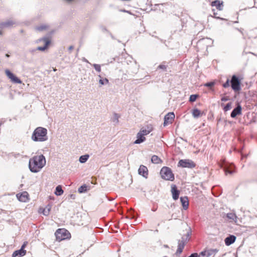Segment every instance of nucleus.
Returning a JSON list of instances; mask_svg holds the SVG:
<instances>
[{
	"label": "nucleus",
	"instance_id": "nucleus-1",
	"mask_svg": "<svg viewBox=\"0 0 257 257\" xmlns=\"http://www.w3.org/2000/svg\"><path fill=\"white\" fill-rule=\"evenodd\" d=\"M46 165L45 157L43 155L35 156L29 160V168L33 173L39 172Z\"/></svg>",
	"mask_w": 257,
	"mask_h": 257
},
{
	"label": "nucleus",
	"instance_id": "nucleus-2",
	"mask_svg": "<svg viewBox=\"0 0 257 257\" xmlns=\"http://www.w3.org/2000/svg\"><path fill=\"white\" fill-rule=\"evenodd\" d=\"M47 134L46 128L39 126L34 130L31 139L34 142H45L48 139Z\"/></svg>",
	"mask_w": 257,
	"mask_h": 257
},
{
	"label": "nucleus",
	"instance_id": "nucleus-3",
	"mask_svg": "<svg viewBox=\"0 0 257 257\" xmlns=\"http://www.w3.org/2000/svg\"><path fill=\"white\" fill-rule=\"evenodd\" d=\"M191 234V228H189V231L187 233L183 235L182 236L181 239L178 240V248L176 252V254L177 255H179L182 252L186 244L190 240Z\"/></svg>",
	"mask_w": 257,
	"mask_h": 257
},
{
	"label": "nucleus",
	"instance_id": "nucleus-4",
	"mask_svg": "<svg viewBox=\"0 0 257 257\" xmlns=\"http://www.w3.org/2000/svg\"><path fill=\"white\" fill-rule=\"evenodd\" d=\"M241 78L236 75H233L230 79V86L236 93H238L241 89Z\"/></svg>",
	"mask_w": 257,
	"mask_h": 257
},
{
	"label": "nucleus",
	"instance_id": "nucleus-5",
	"mask_svg": "<svg viewBox=\"0 0 257 257\" xmlns=\"http://www.w3.org/2000/svg\"><path fill=\"white\" fill-rule=\"evenodd\" d=\"M160 174L164 180L172 181L175 179L174 175L169 167H163L160 171Z\"/></svg>",
	"mask_w": 257,
	"mask_h": 257
},
{
	"label": "nucleus",
	"instance_id": "nucleus-6",
	"mask_svg": "<svg viewBox=\"0 0 257 257\" xmlns=\"http://www.w3.org/2000/svg\"><path fill=\"white\" fill-rule=\"evenodd\" d=\"M220 167L223 169L225 175H232L236 172V167L232 163L223 161L220 163Z\"/></svg>",
	"mask_w": 257,
	"mask_h": 257
},
{
	"label": "nucleus",
	"instance_id": "nucleus-7",
	"mask_svg": "<svg viewBox=\"0 0 257 257\" xmlns=\"http://www.w3.org/2000/svg\"><path fill=\"white\" fill-rule=\"evenodd\" d=\"M55 234L56 240L59 241L69 238L71 236L69 231L64 228L58 229Z\"/></svg>",
	"mask_w": 257,
	"mask_h": 257
},
{
	"label": "nucleus",
	"instance_id": "nucleus-8",
	"mask_svg": "<svg viewBox=\"0 0 257 257\" xmlns=\"http://www.w3.org/2000/svg\"><path fill=\"white\" fill-rule=\"evenodd\" d=\"M196 166L195 163L192 160L189 159L180 160L178 164V167L192 169Z\"/></svg>",
	"mask_w": 257,
	"mask_h": 257
},
{
	"label": "nucleus",
	"instance_id": "nucleus-9",
	"mask_svg": "<svg viewBox=\"0 0 257 257\" xmlns=\"http://www.w3.org/2000/svg\"><path fill=\"white\" fill-rule=\"evenodd\" d=\"M38 42H43L44 43V46L38 47L36 49L37 50L44 51L48 49L49 46L51 43V41L48 37H43L38 40Z\"/></svg>",
	"mask_w": 257,
	"mask_h": 257
},
{
	"label": "nucleus",
	"instance_id": "nucleus-10",
	"mask_svg": "<svg viewBox=\"0 0 257 257\" xmlns=\"http://www.w3.org/2000/svg\"><path fill=\"white\" fill-rule=\"evenodd\" d=\"M6 74L9 77V79H11V81L15 83L21 84L22 83V81L20 78L17 77L15 74H14L11 71L8 69H6L5 71Z\"/></svg>",
	"mask_w": 257,
	"mask_h": 257
},
{
	"label": "nucleus",
	"instance_id": "nucleus-11",
	"mask_svg": "<svg viewBox=\"0 0 257 257\" xmlns=\"http://www.w3.org/2000/svg\"><path fill=\"white\" fill-rule=\"evenodd\" d=\"M175 118V114L173 112H169L164 117V126H166L169 123H172Z\"/></svg>",
	"mask_w": 257,
	"mask_h": 257
},
{
	"label": "nucleus",
	"instance_id": "nucleus-12",
	"mask_svg": "<svg viewBox=\"0 0 257 257\" xmlns=\"http://www.w3.org/2000/svg\"><path fill=\"white\" fill-rule=\"evenodd\" d=\"M241 106L239 103H237L235 107L232 110L230 113L232 118H235L237 115L241 114Z\"/></svg>",
	"mask_w": 257,
	"mask_h": 257
},
{
	"label": "nucleus",
	"instance_id": "nucleus-13",
	"mask_svg": "<svg viewBox=\"0 0 257 257\" xmlns=\"http://www.w3.org/2000/svg\"><path fill=\"white\" fill-rule=\"evenodd\" d=\"M138 173L143 177L147 178L148 176V169L147 167L143 165H141L138 170Z\"/></svg>",
	"mask_w": 257,
	"mask_h": 257
},
{
	"label": "nucleus",
	"instance_id": "nucleus-14",
	"mask_svg": "<svg viewBox=\"0 0 257 257\" xmlns=\"http://www.w3.org/2000/svg\"><path fill=\"white\" fill-rule=\"evenodd\" d=\"M171 192L172 194V197L174 200H176L179 198V195L180 193V190H179L176 185H172L171 186Z\"/></svg>",
	"mask_w": 257,
	"mask_h": 257
},
{
	"label": "nucleus",
	"instance_id": "nucleus-15",
	"mask_svg": "<svg viewBox=\"0 0 257 257\" xmlns=\"http://www.w3.org/2000/svg\"><path fill=\"white\" fill-rule=\"evenodd\" d=\"M15 24H16V22L15 21L11 20H9L5 22L0 23V28H11Z\"/></svg>",
	"mask_w": 257,
	"mask_h": 257
},
{
	"label": "nucleus",
	"instance_id": "nucleus-16",
	"mask_svg": "<svg viewBox=\"0 0 257 257\" xmlns=\"http://www.w3.org/2000/svg\"><path fill=\"white\" fill-rule=\"evenodd\" d=\"M236 236L234 235H229L224 239V242L226 245L229 246L233 244L236 240Z\"/></svg>",
	"mask_w": 257,
	"mask_h": 257
},
{
	"label": "nucleus",
	"instance_id": "nucleus-17",
	"mask_svg": "<svg viewBox=\"0 0 257 257\" xmlns=\"http://www.w3.org/2000/svg\"><path fill=\"white\" fill-rule=\"evenodd\" d=\"M211 5L212 7H215L219 11L223 10V3L222 1L219 0H215L211 2Z\"/></svg>",
	"mask_w": 257,
	"mask_h": 257
},
{
	"label": "nucleus",
	"instance_id": "nucleus-18",
	"mask_svg": "<svg viewBox=\"0 0 257 257\" xmlns=\"http://www.w3.org/2000/svg\"><path fill=\"white\" fill-rule=\"evenodd\" d=\"M28 194L27 192H24L21 194H18L17 197L20 201L25 202L28 200Z\"/></svg>",
	"mask_w": 257,
	"mask_h": 257
},
{
	"label": "nucleus",
	"instance_id": "nucleus-19",
	"mask_svg": "<svg viewBox=\"0 0 257 257\" xmlns=\"http://www.w3.org/2000/svg\"><path fill=\"white\" fill-rule=\"evenodd\" d=\"M146 140V138L142 134V132H139L137 135V140L134 142L135 144H140Z\"/></svg>",
	"mask_w": 257,
	"mask_h": 257
},
{
	"label": "nucleus",
	"instance_id": "nucleus-20",
	"mask_svg": "<svg viewBox=\"0 0 257 257\" xmlns=\"http://www.w3.org/2000/svg\"><path fill=\"white\" fill-rule=\"evenodd\" d=\"M180 201L183 209L184 210L187 209L189 206V201L188 197L185 196L180 197Z\"/></svg>",
	"mask_w": 257,
	"mask_h": 257
},
{
	"label": "nucleus",
	"instance_id": "nucleus-21",
	"mask_svg": "<svg viewBox=\"0 0 257 257\" xmlns=\"http://www.w3.org/2000/svg\"><path fill=\"white\" fill-rule=\"evenodd\" d=\"M26 253V250L25 249H20L19 250L15 251L13 254L12 257L19 256L21 257L25 255Z\"/></svg>",
	"mask_w": 257,
	"mask_h": 257
},
{
	"label": "nucleus",
	"instance_id": "nucleus-22",
	"mask_svg": "<svg viewBox=\"0 0 257 257\" xmlns=\"http://www.w3.org/2000/svg\"><path fill=\"white\" fill-rule=\"evenodd\" d=\"M218 249H206V257H210L211 256H214L217 252H218Z\"/></svg>",
	"mask_w": 257,
	"mask_h": 257
},
{
	"label": "nucleus",
	"instance_id": "nucleus-23",
	"mask_svg": "<svg viewBox=\"0 0 257 257\" xmlns=\"http://www.w3.org/2000/svg\"><path fill=\"white\" fill-rule=\"evenodd\" d=\"M232 102H229L227 103L226 104H224V103L221 104V106L222 107L223 110L224 112H226L229 110L231 108Z\"/></svg>",
	"mask_w": 257,
	"mask_h": 257
},
{
	"label": "nucleus",
	"instance_id": "nucleus-24",
	"mask_svg": "<svg viewBox=\"0 0 257 257\" xmlns=\"http://www.w3.org/2000/svg\"><path fill=\"white\" fill-rule=\"evenodd\" d=\"M151 162L152 163L158 164L162 163L161 159L156 155H153L151 158Z\"/></svg>",
	"mask_w": 257,
	"mask_h": 257
},
{
	"label": "nucleus",
	"instance_id": "nucleus-25",
	"mask_svg": "<svg viewBox=\"0 0 257 257\" xmlns=\"http://www.w3.org/2000/svg\"><path fill=\"white\" fill-rule=\"evenodd\" d=\"M64 191L61 185H58L56 187L55 194L57 196H61L63 194Z\"/></svg>",
	"mask_w": 257,
	"mask_h": 257
},
{
	"label": "nucleus",
	"instance_id": "nucleus-26",
	"mask_svg": "<svg viewBox=\"0 0 257 257\" xmlns=\"http://www.w3.org/2000/svg\"><path fill=\"white\" fill-rule=\"evenodd\" d=\"M98 77L100 78V79L99 80V83L101 85H104L109 83V80L108 79L106 78H102L100 75H99Z\"/></svg>",
	"mask_w": 257,
	"mask_h": 257
},
{
	"label": "nucleus",
	"instance_id": "nucleus-27",
	"mask_svg": "<svg viewBox=\"0 0 257 257\" xmlns=\"http://www.w3.org/2000/svg\"><path fill=\"white\" fill-rule=\"evenodd\" d=\"M201 115V111L198 108H194L192 110V115L194 118H198Z\"/></svg>",
	"mask_w": 257,
	"mask_h": 257
},
{
	"label": "nucleus",
	"instance_id": "nucleus-28",
	"mask_svg": "<svg viewBox=\"0 0 257 257\" xmlns=\"http://www.w3.org/2000/svg\"><path fill=\"white\" fill-rule=\"evenodd\" d=\"M89 156L88 154L82 155L79 157V161L81 163H85L89 159Z\"/></svg>",
	"mask_w": 257,
	"mask_h": 257
},
{
	"label": "nucleus",
	"instance_id": "nucleus-29",
	"mask_svg": "<svg viewBox=\"0 0 257 257\" xmlns=\"http://www.w3.org/2000/svg\"><path fill=\"white\" fill-rule=\"evenodd\" d=\"M226 217L228 219L231 220L235 222H236L237 216H236V215L234 213H227L226 214Z\"/></svg>",
	"mask_w": 257,
	"mask_h": 257
},
{
	"label": "nucleus",
	"instance_id": "nucleus-30",
	"mask_svg": "<svg viewBox=\"0 0 257 257\" xmlns=\"http://www.w3.org/2000/svg\"><path fill=\"white\" fill-rule=\"evenodd\" d=\"M88 190V186L84 184L82 186H81L78 189V191L80 193H83L84 192H86Z\"/></svg>",
	"mask_w": 257,
	"mask_h": 257
},
{
	"label": "nucleus",
	"instance_id": "nucleus-31",
	"mask_svg": "<svg viewBox=\"0 0 257 257\" xmlns=\"http://www.w3.org/2000/svg\"><path fill=\"white\" fill-rule=\"evenodd\" d=\"M166 62L165 61L163 62L160 65H159L157 69H162L164 71H167V68L168 66L166 65Z\"/></svg>",
	"mask_w": 257,
	"mask_h": 257
},
{
	"label": "nucleus",
	"instance_id": "nucleus-32",
	"mask_svg": "<svg viewBox=\"0 0 257 257\" xmlns=\"http://www.w3.org/2000/svg\"><path fill=\"white\" fill-rule=\"evenodd\" d=\"M119 118V115L116 113H114L113 116L112 118V121L115 124H117L119 122V120H118Z\"/></svg>",
	"mask_w": 257,
	"mask_h": 257
},
{
	"label": "nucleus",
	"instance_id": "nucleus-33",
	"mask_svg": "<svg viewBox=\"0 0 257 257\" xmlns=\"http://www.w3.org/2000/svg\"><path fill=\"white\" fill-rule=\"evenodd\" d=\"M199 97V95L198 94H192L190 96L189 101L190 102H193L195 101L197 98Z\"/></svg>",
	"mask_w": 257,
	"mask_h": 257
},
{
	"label": "nucleus",
	"instance_id": "nucleus-34",
	"mask_svg": "<svg viewBox=\"0 0 257 257\" xmlns=\"http://www.w3.org/2000/svg\"><path fill=\"white\" fill-rule=\"evenodd\" d=\"M50 210H51V207L49 206H47L45 208H44L43 209V215H44L45 216H48L50 213Z\"/></svg>",
	"mask_w": 257,
	"mask_h": 257
},
{
	"label": "nucleus",
	"instance_id": "nucleus-35",
	"mask_svg": "<svg viewBox=\"0 0 257 257\" xmlns=\"http://www.w3.org/2000/svg\"><path fill=\"white\" fill-rule=\"evenodd\" d=\"M214 85L215 82L214 81H210L205 83L204 85L207 87H208L209 89H211L212 87L214 86Z\"/></svg>",
	"mask_w": 257,
	"mask_h": 257
},
{
	"label": "nucleus",
	"instance_id": "nucleus-36",
	"mask_svg": "<svg viewBox=\"0 0 257 257\" xmlns=\"http://www.w3.org/2000/svg\"><path fill=\"white\" fill-rule=\"evenodd\" d=\"M151 131H152V129H150V130L141 129L140 132H142V134L145 136L146 135H148Z\"/></svg>",
	"mask_w": 257,
	"mask_h": 257
},
{
	"label": "nucleus",
	"instance_id": "nucleus-37",
	"mask_svg": "<svg viewBox=\"0 0 257 257\" xmlns=\"http://www.w3.org/2000/svg\"><path fill=\"white\" fill-rule=\"evenodd\" d=\"M47 26H46V25H41V26H38L36 27V30L39 31H42L43 30H45L46 29H47Z\"/></svg>",
	"mask_w": 257,
	"mask_h": 257
},
{
	"label": "nucleus",
	"instance_id": "nucleus-38",
	"mask_svg": "<svg viewBox=\"0 0 257 257\" xmlns=\"http://www.w3.org/2000/svg\"><path fill=\"white\" fill-rule=\"evenodd\" d=\"M230 85V80L227 79L225 83L222 84V86L226 88L228 87Z\"/></svg>",
	"mask_w": 257,
	"mask_h": 257
},
{
	"label": "nucleus",
	"instance_id": "nucleus-39",
	"mask_svg": "<svg viewBox=\"0 0 257 257\" xmlns=\"http://www.w3.org/2000/svg\"><path fill=\"white\" fill-rule=\"evenodd\" d=\"M93 66L96 71L98 72L101 71V66L99 64H94Z\"/></svg>",
	"mask_w": 257,
	"mask_h": 257
},
{
	"label": "nucleus",
	"instance_id": "nucleus-40",
	"mask_svg": "<svg viewBox=\"0 0 257 257\" xmlns=\"http://www.w3.org/2000/svg\"><path fill=\"white\" fill-rule=\"evenodd\" d=\"M212 11L213 12V17L214 18L217 19H219V20H223V19L217 16V13L215 12V10L214 9L212 10Z\"/></svg>",
	"mask_w": 257,
	"mask_h": 257
},
{
	"label": "nucleus",
	"instance_id": "nucleus-41",
	"mask_svg": "<svg viewBox=\"0 0 257 257\" xmlns=\"http://www.w3.org/2000/svg\"><path fill=\"white\" fill-rule=\"evenodd\" d=\"M229 100V97L228 96H223L221 98V100L222 101H226Z\"/></svg>",
	"mask_w": 257,
	"mask_h": 257
},
{
	"label": "nucleus",
	"instance_id": "nucleus-42",
	"mask_svg": "<svg viewBox=\"0 0 257 257\" xmlns=\"http://www.w3.org/2000/svg\"><path fill=\"white\" fill-rule=\"evenodd\" d=\"M188 257H200L198 255V253L197 252H194L191 253L189 256Z\"/></svg>",
	"mask_w": 257,
	"mask_h": 257
},
{
	"label": "nucleus",
	"instance_id": "nucleus-43",
	"mask_svg": "<svg viewBox=\"0 0 257 257\" xmlns=\"http://www.w3.org/2000/svg\"><path fill=\"white\" fill-rule=\"evenodd\" d=\"M28 243L27 241H25L23 245H22L21 249H25V248L26 247L27 244Z\"/></svg>",
	"mask_w": 257,
	"mask_h": 257
},
{
	"label": "nucleus",
	"instance_id": "nucleus-44",
	"mask_svg": "<svg viewBox=\"0 0 257 257\" xmlns=\"http://www.w3.org/2000/svg\"><path fill=\"white\" fill-rule=\"evenodd\" d=\"M100 29L101 30H102V31L105 32H108V30H107V29L104 27V26H100Z\"/></svg>",
	"mask_w": 257,
	"mask_h": 257
},
{
	"label": "nucleus",
	"instance_id": "nucleus-45",
	"mask_svg": "<svg viewBox=\"0 0 257 257\" xmlns=\"http://www.w3.org/2000/svg\"><path fill=\"white\" fill-rule=\"evenodd\" d=\"M153 37H155V38H157L158 39H159L162 43H165V42L166 41L165 40H164L163 39H161L159 38H158L157 36H155V35H152Z\"/></svg>",
	"mask_w": 257,
	"mask_h": 257
},
{
	"label": "nucleus",
	"instance_id": "nucleus-46",
	"mask_svg": "<svg viewBox=\"0 0 257 257\" xmlns=\"http://www.w3.org/2000/svg\"><path fill=\"white\" fill-rule=\"evenodd\" d=\"M74 49L73 46H70L68 48V50L69 51V53H71V51Z\"/></svg>",
	"mask_w": 257,
	"mask_h": 257
},
{
	"label": "nucleus",
	"instance_id": "nucleus-47",
	"mask_svg": "<svg viewBox=\"0 0 257 257\" xmlns=\"http://www.w3.org/2000/svg\"><path fill=\"white\" fill-rule=\"evenodd\" d=\"M70 197L72 199H74L75 198V194H70Z\"/></svg>",
	"mask_w": 257,
	"mask_h": 257
},
{
	"label": "nucleus",
	"instance_id": "nucleus-48",
	"mask_svg": "<svg viewBox=\"0 0 257 257\" xmlns=\"http://www.w3.org/2000/svg\"><path fill=\"white\" fill-rule=\"evenodd\" d=\"M83 61L86 62H88V60L86 59L85 58H83Z\"/></svg>",
	"mask_w": 257,
	"mask_h": 257
},
{
	"label": "nucleus",
	"instance_id": "nucleus-49",
	"mask_svg": "<svg viewBox=\"0 0 257 257\" xmlns=\"http://www.w3.org/2000/svg\"><path fill=\"white\" fill-rule=\"evenodd\" d=\"M6 56L7 57H10V55H9V54H6Z\"/></svg>",
	"mask_w": 257,
	"mask_h": 257
},
{
	"label": "nucleus",
	"instance_id": "nucleus-50",
	"mask_svg": "<svg viewBox=\"0 0 257 257\" xmlns=\"http://www.w3.org/2000/svg\"><path fill=\"white\" fill-rule=\"evenodd\" d=\"M79 51V48H78L77 49V52L78 53Z\"/></svg>",
	"mask_w": 257,
	"mask_h": 257
},
{
	"label": "nucleus",
	"instance_id": "nucleus-51",
	"mask_svg": "<svg viewBox=\"0 0 257 257\" xmlns=\"http://www.w3.org/2000/svg\"><path fill=\"white\" fill-rule=\"evenodd\" d=\"M2 35V31H0V35Z\"/></svg>",
	"mask_w": 257,
	"mask_h": 257
},
{
	"label": "nucleus",
	"instance_id": "nucleus-52",
	"mask_svg": "<svg viewBox=\"0 0 257 257\" xmlns=\"http://www.w3.org/2000/svg\"><path fill=\"white\" fill-rule=\"evenodd\" d=\"M2 125V123L0 122V126H1Z\"/></svg>",
	"mask_w": 257,
	"mask_h": 257
}]
</instances>
